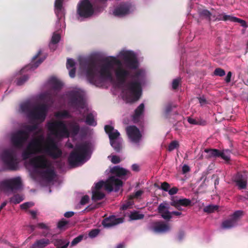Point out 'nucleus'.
Returning <instances> with one entry per match:
<instances>
[{"label": "nucleus", "mask_w": 248, "mask_h": 248, "mask_svg": "<svg viewBox=\"0 0 248 248\" xmlns=\"http://www.w3.org/2000/svg\"><path fill=\"white\" fill-rule=\"evenodd\" d=\"M176 105H172L170 103H168L165 107V111L166 113H170L172 110V108H176Z\"/></svg>", "instance_id": "4d7b16f0"}, {"label": "nucleus", "mask_w": 248, "mask_h": 248, "mask_svg": "<svg viewBox=\"0 0 248 248\" xmlns=\"http://www.w3.org/2000/svg\"><path fill=\"white\" fill-rule=\"evenodd\" d=\"M179 146L178 142L176 140L171 141L168 146V150L172 151Z\"/></svg>", "instance_id": "de8ad7c7"}, {"label": "nucleus", "mask_w": 248, "mask_h": 248, "mask_svg": "<svg viewBox=\"0 0 248 248\" xmlns=\"http://www.w3.org/2000/svg\"><path fill=\"white\" fill-rule=\"evenodd\" d=\"M47 128L50 134L57 138H68L69 132L65 124L61 121H54L47 123Z\"/></svg>", "instance_id": "423d86ee"}, {"label": "nucleus", "mask_w": 248, "mask_h": 248, "mask_svg": "<svg viewBox=\"0 0 248 248\" xmlns=\"http://www.w3.org/2000/svg\"><path fill=\"white\" fill-rule=\"evenodd\" d=\"M50 244L48 239L43 238L36 240L32 245V248H44Z\"/></svg>", "instance_id": "7c9ffc66"}, {"label": "nucleus", "mask_w": 248, "mask_h": 248, "mask_svg": "<svg viewBox=\"0 0 248 248\" xmlns=\"http://www.w3.org/2000/svg\"><path fill=\"white\" fill-rule=\"evenodd\" d=\"M204 152L208 155V158H217L221 157L223 160L228 161L230 160L229 155H226L228 150L223 151L222 152L217 149H205Z\"/></svg>", "instance_id": "6ab92c4d"}, {"label": "nucleus", "mask_w": 248, "mask_h": 248, "mask_svg": "<svg viewBox=\"0 0 248 248\" xmlns=\"http://www.w3.org/2000/svg\"><path fill=\"white\" fill-rule=\"evenodd\" d=\"M178 191V189L177 187H173L171 188H170V190L169 189L168 191L169 192V194L170 195H172L176 194L177 193Z\"/></svg>", "instance_id": "0e129e2a"}, {"label": "nucleus", "mask_w": 248, "mask_h": 248, "mask_svg": "<svg viewBox=\"0 0 248 248\" xmlns=\"http://www.w3.org/2000/svg\"><path fill=\"white\" fill-rule=\"evenodd\" d=\"M244 215L243 211L237 210L230 216L228 219L224 220L222 223V226L224 229H230L238 224V221Z\"/></svg>", "instance_id": "4468645a"}, {"label": "nucleus", "mask_w": 248, "mask_h": 248, "mask_svg": "<svg viewBox=\"0 0 248 248\" xmlns=\"http://www.w3.org/2000/svg\"><path fill=\"white\" fill-rule=\"evenodd\" d=\"M83 236L80 235L77 237L75 238L71 242L72 246H75L80 242L83 239Z\"/></svg>", "instance_id": "6e6d98bb"}, {"label": "nucleus", "mask_w": 248, "mask_h": 248, "mask_svg": "<svg viewBox=\"0 0 248 248\" xmlns=\"http://www.w3.org/2000/svg\"><path fill=\"white\" fill-rule=\"evenodd\" d=\"M170 187V184L166 182H164L161 183L160 188L165 191H168Z\"/></svg>", "instance_id": "13d9d810"}, {"label": "nucleus", "mask_w": 248, "mask_h": 248, "mask_svg": "<svg viewBox=\"0 0 248 248\" xmlns=\"http://www.w3.org/2000/svg\"><path fill=\"white\" fill-rule=\"evenodd\" d=\"M37 227L41 229H46L49 230V227L45 223H39L37 225Z\"/></svg>", "instance_id": "774afa93"}, {"label": "nucleus", "mask_w": 248, "mask_h": 248, "mask_svg": "<svg viewBox=\"0 0 248 248\" xmlns=\"http://www.w3.org/2000/svg\"><path fill=\"white\" fill-rule=\"evenodd\" d=\"M1 160L7 168L11 170H16L18 169V161L16 152L13 148L4 150L0 155Z\"/></svg>", "instance_id": "0eeeda50"}, {"label": "nucleus", "mask_w": 248, "mask_h": 248, "mask_svg": "<svg viewBox=\"0 0 248 248\" xmlns=\"http://www.w3.org/2000/svg\"><path fill=\"white\" fill-rule=\"evenodd\" d=\"M50 82L53 86V88L55 90H60L63 85L60 81L55 78H51Z\"/></svg>", "instance_id": "4c0bfd02"}, {"label": "nucleus", "mask_w": 248, "mask_h": 248, "mask_svg": "<svg viewBox=\"0 0 248 248\" xmlns=\"http://www.w3.org/2000/svg\"><path fill=\"white\" fill-rule=\"evenodd\" d=\"M144 215L142 214H140L139 212L135 211L131 213L129 217L131 220H138L143 219Z\"/></svg>", "instance_id": "58836bf2"}, {"label": "nucleus", "mask_w": 248, "mask_h": 248, "mask_svg": "<svg viewBox=\"0 0 248 248\" xmlns=\"http://www.w3.org/2000/svg\"><path fill=\"white\" fill-rule=\"evenodd\" d=\"M55 116L59 119L71 118L72 117L69 112L66 110L58 111L55 113Z\"/></svg>", "instance_id": "72a5a7b5"}, {"label": "nucleus", "mask_w": 248, "mask_h": 248, "mask_svg": "<svg viewBox=\"0 0 248 248\" xmlns=\"http://www.w3.org/2000/svg\"><path fill=\"white\" fill-rule=\"evenodd\" d=\"M22 182L21 178L19 177L7 179L0 183V189H9L12 191H16L21 189Z\"/></svg>", "instance_id": "9d476101"}, {"label": "nucleus", "mask_w": 248, "mask_h": 248, "mask_svg": "<svg viewBox=\"0 0 248 248\" xmlns=\"http://www.w3.org/2000/svg\"><path fill=\"white\" fill-rule=\"evenodd\" d=\"M144 109V105L143 103L140 104L135 109V113L132 116V121L134 123H137L140 121V118L143 113Z\"/></svg>", "instance_id": "bb28decb"}, {"label": "nucleus", "mask_w": 248, "mask_h": 248, "mask_svg": "<svg viewBox=\"0 0 248 248\" xmlns=\"http://www.w3.org/2000/svg\"><path fill=\"white\" fill-rule=\"evenodd\" d=\"M141 75V71L139 70L136 71L132 75L130 74L128 77H130L134 81L128 82L125 84V96L126 99L130 102H134L138 101L141 94V86L138 79Z\"/></svg>", "instance_id": "20e7f679"}, {"label": "nucleus", "mask_w": 248, "mask_h": 248, "mask_svg": "<svg viewBox=\"0 0 248 248\" xmlns=\"http://www.w3.org/2000/svg\"><path fill=\"white\" fill-rule=\"evenodd\" d=\"M128 171L123 168L119 166L113 167L110 170V172L112 174H115L117 176L121 177L127 174Z\"/></svg>", "instance_id": "c756f323"}, {"label": "nucleus", "mask_w": 248, "mask_h": 248, "mask_svg": "<svg viewBox=\"0 0 248 248\" xmlns=\"http://www.w3.org/2000/svg\"><path fill=\"white\" fill-rule=\"evenodd\" d=\"M64 0H56L55 2V7L58 10L61 11L62 7V3Z\"/></svg>", "instance_id": "864d4df0"}, {"label": "nucleus", "mask_w": 248, "mask_h": 248, "mask_svg": "<svg viewBox=\"0 0 248 248\" xmlns=\"http://www.w3.org/2000/svg\"><path fill=\"white\" fill-rule=\"evenodd\" d=\"M126 67L131 69H136L139 66L136 56L132 51H126L121 53Z\"/></svg>", "instance_id": "f8f14e48"}, {"label": "nucleus", "mask_w": 248, "mask_h": 248, "mask_svg": "<svg viewBox=\"0 0 248 248\" xmlns=\"http://www.w3.org/2000/svg\"><path fill=\"white\" fill-rule=\"evenodd\" d=\"M34 205V203L32 202H26L20 205L21 209L26 210Z\"/></svg>", "instance_id": "3c124183"}, {"label": "nucleus", "mask_w": 248, "mask_h": 248, "mask_svg": "<svg viewBox=\"0 0 248 248\" xmlns=\"http://www.w3.org/2000/svg\"><path fill=\"white\" fill-rule=\"evenodd\" d=\"M190 171L189 167L186 164H185L182 167V172L183 174H185Z\"/></svg>", "instance_id": "338daca9"}, {"label": "nucleus", "mask_w": 248, "mask_h": 248, "mask_svg": "<svg viewBox=\"0 0 248 248\" xmlns=\"http://www.w3.org/2000/svg\"><path fill=\"white\" fill-rule=\"evenodd\" d=\"M61 39V36L59 34L54 33L51 40V42L49 45L50 49L53 51L55 50L56 48L55 45L58 44Z\"/></svg>", "instance_id": "2f4dec72"}, {"label": "nucleus", "mask_w": 248, "mask_h": 248, "mask_svg": "<svg viewBox=\"0 0 248 248\" xmlns=\"http://www.w3.org/2000/svg\"><path fill=\"white\" fill-rule=\"evenodd\" d=\"M156 233H164L169 231L170 227L169 225L161 221H156L152 223L150 229Z\"/></svg>", "instance_id": "5701e85b"}, {"label": "nucleus", "mask_w": 248, "mask_h": 248, "mask_svg": "<svg viewBox=\"0 0 248 248\" xmlns=\"http://www.w3.org/2000/svg\"><path fill=\"white\" fill-rule=\"evenodd\" d=\"M169 207H167L163 203H161L158 207V212L159 214H161L162 217L165 219L169 220L171 217V212L168 211Z\"/></svg>", "instance_id": "a878e982"}, {"label": "nucleus", "mask_w": 248, "mask_h": 248, "mask_svg": "<svg viewBox=\"0 0 248 248\" xmlns=\"http://www.w3.org/2000/svg\"><path fill=\"white\" fill-rule=\"evenodd\" d=\"M111 146L117 152H120L122 149V142L118 140L110 142Z\"/></svg>", "instance_id": "f704fd0d"}, {"label": "nucleus", "mask_w": 248, "mask_h": 248, "mask_svg": "<svg viewBox=\"0 0 248 248\" xmlns=\"http://www.w3.org/2000/svg\"><path fill=\"white\" fill-rule=\"evenodd\" d=\"M106 133L108 135L110 142L117 140L120 136L117 130H114V127L110 125H106L104 127Z\"/></svg>", "instance_id": "393cba45"}, {"label": "nucleus", "mask_w": 248, "mask_h": 248, "mask_svg": "<svg viewBox=\"0 0 248 248\" xmlns=\"http://www.w3.org/2000/svg\"><path fill=\"white\" fill-rule=\"evenodd\" d=\"M45 169L46 170L41 172L42 176L47 181H52L56 175L54 170L50 168V167Z\"/></svg>", "instance_id": "c85d7f7f"}, {"label": "nucleus", "mask_w": 248, "mask_h": 248, "mask_svg": "<svg viewBox=\"0 0 248 248\" xmlns=\"http://www.w3.org/2000/svg\"><path fill=\"white\" fill-rule=\"evenodd\" d=\"M75 62L72 59H68L67 60L66 67L67 69L70 68H75Z\"/></svg>", "instance_id": "5fc2aeb1"}, {"label": "nucleus", "mask_w": 248, "mask_h": 248, "mask_svg": "<svg viewBox=\"0 0 248 248\" xmlns=\"http://www.w3.org/2000/svg\"><path fill=\"white\" fill-rule=\"evenodd\" d=\"M99 232L98 229H93L89 232V236L91 238H94L99 234Z\"/></svg>", "instance_id": "603ef678"}, {"label": "nucleus", "mask_w": 248, "mask_h": 248, "mask_svg": "<svg viewBox=\"0 0 248 248\" xmlns=\"http://www.w3.org/2000/svg\"><path fill=\"white\" fill-rule=\"evenodd\" d=\"M235 22H238V23H240L241 25L244 27H247L246 22L245 20H242L240 18H238L236 17V21Z\"/></svg>", "instance_id": "69168bd1"}, {"label": "nucleus", "mask_w": 248, "mask_h": 248, "mask_svg": "<svg viewBox=\"0 0 248 248\" xmlns=\"http://www.w3.org/2000/svg\"><path fill=\"white\" fill-rule=\"evenodd\" d=\"M232 179L239 189H245L247 188L248 178L246 171L238 172Z\"/></svg>", "instance_id": "f3484780"}, {"label": "nucleus", "mask_w": 248, "mask_h": 248, "mask_svg": "<svg viewBox=\"0 0 248 248\" xmlns=\"http://www.w3.org/2000/svg\"><path fill=\"white\" fill-rule=\"evenodd\" d=\"M29 78V77L24 75L21 76L20 78H17L16 81V84L17 86H21L23 85Z\"/></svg>", "instance_id": "37998d69"}, {"label": "nucleus", "mask_w": 248, "mask_h": 248, "mask_svg": "<svg viewBox=\"0 0 248 248\" xmlns=\"http://www.w3.org/2000/svg\"><path fill=\"white\" fill-rule=\"evenodd\" d=\"M199 15L200 16L207 20L209 22L212 20L213 21V16H215L214 15H213L212 13L206 9H202L200 11Z\"/></svg>", "instance_id": "473e14b6"}, {"label": "nucleus", "mask_w": 248, "mask_h": 248, "mask_svg": "<svg viewBox=\"0 0 248 248\" xmlns=\"http://www.w3.org/2000/svg\"><path fill=\"white\" fill-rule=\"evenodd\" d=\"M24 200L23 196L19 194H16L13 197L10 198V202L14 203V204H17Z\"/></svg>", "instance_id": "a19ab883"}, {"label": "nucleus", "mask_w": 248, "mask_h": 248, "mask_svg": "<svg viewBox=\"0 0 248 248\" xmlns=\"http://www.w3.org/2000/svg\"><path fill=\"white\" fill-rule=\"evenodd\" d=\"M130 4L128 3H122L118 5L114 10L113 14L117 17H124L130 13Z\"/></svg>", "instance_id": "aec40b11"}, {"label": "nucleus", "mask_w": 248, "mask_h": 248, "mask_svg": "<svg viewBox=\"0 0 248 248\" xmlns=\"http://www.w3.org/2000/svg\"><path fill=\"white\" fill-rule=\"evenodd\" d=\"M72 134L74 136H76L79 133L80 127L78 124H75L71 126Z\"/></svg>", "instance_id": "a18cd8bd"}, {"label": "nucleus", "mask_w": 248, "mask_h": 248, "mask_svg": "<svg viewBox=\"0 0 248 248\" xmlns=\"http://www.w3.org/2000/svg\"><path fill=\"white\" fill-rule=\"evenodd\" d=\"M89 201V197L88 195H85L82 197L80 203L81 205H85L87 204Z\"/></svg>", "instance_id": "bf43d9fd"}, {"label": "nucleus", "mask_w": 248, "mask_h": 248, "mask_svg": "<svg viewBox=\"0 0 248 248\" xmlns=\"http://www.w3.org/2000/svg\"><path fill=\"white\" fill-rule=\"evenodd\" d=\"M30 163L35 169H45L50 167L51 164L46 157L43 155H38L31 158Z\"/></svg>", "instance_id": "dca6fc26"}, {"label": "nucleus", "mask_w": 248, "mask_h": 248, "mask_svg": "<svg viewBox=\"0 0 248 248\" xmlns=\"http://www.w3.org/2000/svg\"><path fill=\"white\" fill-rule=\"evenodd\" d=\"M114 65H118L115 71L117 80L119 84H124L130 75V71L122 67L121 61L115 57L106 58L104 59L103 63L100 65L98 71L100 77L105 79H112V72Z\"/></svg>", "instance_id": "f03ea898"}, {"label": "nucleus", "mask_w": 248, "mask_h": 248, "mask_svg": "<svg viewBox=\"0 0 248 248\" xmlns=\"http://www.w3.org/2000/svg\"><path fill=\"white\" fill-rule=\"evenodd\" d=\"M185 235V233L184 231H179L178 232L177 236V239L178 241H182L183 238H184Z\"/></svg>", "instance_id": "052dcab7"}, {"label": "nucleus", "mask_w": 248, "mask_h": 248, "mask_svg": "<svg viewBox=\"0 0 248 248\" xmlns=\"http://www.w3.org/2000/svg\"><path fill=\"white\" fill-rule=\"evenodd\" d=\"M187 121L189 124L194 125H204L205 123L204 121L202 122L201 121L197 120L191 117L187 118Z\"/></svg>", "instance_id": "c03bdc74"}, {"label": "nucleus", "mask_w": 248, "mask_h": 248, "mask_svg": "<svg viewBox=\"0 0 248 248\" xmlns=\"http://www.w3.org/2000/svg\"><path fill=\"white\" fill-rule=\"evenodd\" d=\"M23 128H24L23 130L25 131V132L28 133L29 137L31 132L36 130L37 129L38 126L36 124L33 125L25 124L23 126Z\"/></svg>", "instance_id": "c9c22d12"}, {"label": "nucleus", "mask_w": 248, "mask_h": 248, "mask_svg": "<svg viewBox=\"0 0 248 248\" xmlns=\"http://www.w3.org/2000/svg\"><path fill=\"white\" fill-rule=\"evenodd\" d=\"M84 63L87 66L86 76L91 83H94L96 81L97 72L98 71L96 63L95 61L91 60L85 61Z\"/></svg>", "instance_id": "2eb2a0df"}, {"label": "nucleus", "mask_w": 248, "mask_h": 248, "mask_svg": "<svg viewBox=\"0 0 248 248\" xmlns=\"http://www.w3.org/2000/svg\"><path fill=\"white\" fill-rule=\"evenodd\" d=\"M88 151L89 146L86 143L77 144L68 157L69 165L72 167L77 166L85 158Z\"/></svg>", "instance_id": "39448f33"}, {"label": "nucleus", "mask_w": 248, "mask_h": 248, "mask_svg": "<svg viewBox=\"0 0 248 248\" xmlns=\"http://www.w3.org/2000/svg\"><path fill=\"white\" fill-rule=\"evenodd\" d=\"M105 194L99 191L93 192L92 200L96 201L103 199L105 197Z\"/></svg>", "instance_id": "e433bc0d"}, {"label": "nucleus", "mask_w": 248, "mask_h": 248, "mask_svg": "<svg viewBox=\"0 0 248 248\" xmlns=\"http://www.w3.org/2000/svg\"><path fill=\"white\" fill-rule=\"evenodd\" d=\"M213 18L214 21L223 20L225 21H230L231 22H234L236 19V17L231 15H227L224 13L219 15L217 17H216V16H213Z\"/></svg>", "instance_id": "cd10ccee"}, {"label": "nucleus", "mask_w": 248, "mask_h": 248, "mask_svg": "<svg viewBox=\"0 0 248 248\" xmlns=\"http://www.w3.org/2000/svg\"><path fill=\"white\" fill-rule=\"evenodd\" d=\"M85 122L89 125H95L96 124V123L94 121V116L92 113H89L87 115Z\"/></svg>", "instance_id": "ea45409f"}, {"label": "nucleus", "mask_w": 248, "mask_h": 248, "mask_svg": "<svg viewBox=\"0 0 248 248\" xmlns=\"http://www.w3.org/2000/svg\"><path fill=\"white\" fill-rule=\"evenodd\" d=\"M170 205L174 207L179 211H182V206L187 207L192 206V202L189 199L181 198L179 199H171Z\"/></svg>", "instance_id": "412c9836"}, {"label": "nucleus", "mask_w": 248, "mask_h": 248, "mask_svg": "<svg viewBox=\"0 0 248 248\" xmlns=\"http://www.w3.org/2000/svg\"><path fill=\"white\" fill-rule=\"evenodd\" d=\"M41 53H42V51H41V50H40L38 52L37 54L36 55H35L33 57L32 63L31 64H30V65H27V66L23 68V69H22L20 70V74H21L22 73H23L26 70H29L30 69L34 70L38 67V66L43 62L44 59H39L36 62H34V61L41 55Z\"/></svg>", "instance_id": "b1692460"}, {"label": "nucleus", "mask_w": 248, "mask_h": 248, "mask_svg": "<svg viewBox=\"0 0 248 248\" xmlns=\"http://www.w3.org/2000/svg\"><path fill=\"white\" fill-rule=\"evenodd\" d=\"M126 134L131 141L134 143L140 142L142 137L139 129L135 125H129L126 128Z\"/></svg>", "instance_id": "a211bd4d"}, {"label": "nucleus", "mask_w": 248, "mask_h": 248, "mask_svg": "<svg viewBox=\"0 0 248 248\" xmlns=\"http://www.w3.org/2000/svg\"><path fill=\"white\" fill-rule=\"evenodd\" d=\"M218 209L217 205H209L203 208V211L207 213H211Z\"/></svg>", "instance_id": "79ce46f5"}, {"label": "nucleus", "mask_w": 248, "mask_h": 248, "mask_svg": "<svg viewBox=\"0 0 248 248\" xmlns=\"http://www.w3.org/2000/svg\"><path fill=\"white\" fill-rule=\"evenodd\" d=\"M143 192L141 190H138L135 192V193L130 196V199H133L134 198H138L141 195Z\"/></svg>", "instance_id": "e2e57ef3"}, {"label": "nucleus", "mask_w": 248, "mask_h": 248, "mask_svg": "<svg viewBox=\"0 0 248 248\" xmlns=\"http://www.w3.org/2000/svg\"><path fill=\"white\" fill-rule=\"evenodd\" d=\"M111 161L114 164H118L120 162V158L117 155H113L111 158Z\"/></svg>", "instance_id": "680f3d73"}, {"label": "nucleus", "mask_w": 248, "mask_h": 248, "mask_svg": "<svg viewBox=\"0 0 248 248\" xmlns=\"http://www.w3.org/2000/svg\"><path fill=\"white\" fill-rule=\"evenodd\" d=\"M68 223V221L66 220L64 218H62L58 222L57 227L59 229H62Z\"/></svg>", "instance_id": "09e8293b"}, {"label": "nucleus", "mask_w": 248, "mask_h": 248, "mask_svg": "<svg viewBox=\"0 0 248 248\" xmlns=\"http://www.w3.org/2000/svg\"><path fill=\"white\" fill-rule=\"evenodd\" d=\"M214 75L216 76L223 77L225 75V71L221 68H217L214 71Z\"/></svg>", "instance_id": "49530a36"}, {"label": "nucleus", "mask_w": 248, "mask_h": 248, "mask_svg": "<svg viewBox=\"0 0 248 248\" xmlns=\"http://www.w3.org/2000/svg\"><path fill=\"white\" fill-rule=\"evenodd\" d=\"M70 105L75 108H84L85 102L82 94L78 91H72L70 93Z\"/></svg>", "instance_id": "ddd939ff"}, {"label": "nucleus", "mask_w": 248, "mask_h": 248, "mask_svg": "<svg viewBox=\"0 0 248 248\" xmlns=\"http://www.w3.org/2000/svg\"><path fill=\"white\" fill-rule=\"evenodd\" d=\"M29 138V135L25 131L19 130L11 136V142L14 146L20 149Z\"/></svg>", "instance_id": "9b49d317"}, {"label": "nucleus", "mask_w": 248, "mask_h": 248, "mask_svg": "<svg viewBox=\"0 0 248 248\" xmlns=\"http://www.w3.org/2000/svg\"><path fill=\"white\" fill-rule=\"evenodd\" d=\"M20 109L30 120L43 122L46 119L48 107L46 104L34 105L31 102L27 101L20 105Z\"/></svg>", "instance_id": "7ed1b4c3"}, {"label": "nucleus", "mask_w": 248, "mask_h": 248, "mask_svg": "<svg viewBox=\"0 0 248 248\" xmlns=\"http://www.w3.org/2000/svg\"><path fill=\"white\" fill-rule=\"evenodd\" d=\"M181 79L180 78H177L174 79L172 82V87L174 90H176L178 88L180 83L181 82Z\"/></svg>", "instance_id": "8fccbe9b"}, {"label": "nucleus", "mask_w": 248, "mask_h": 248, "mask_svg": "<svg viewBox=\"0 0 248 248\" xmlns=\"http://www.w3.org/2000/svg\"><path fill=\"white\" fill-rule=\"evenodd\" d=\"M77 13L82 17L88 18L94 13V9L89 0H82L78 4Z\"/></svg>", "instance_id": "1a4fd4ad"}, {"label": "nucleus", "mask_w": 248, "mask_h": 248, "mask_svg": "<svg viewBox=\"0 0 248 248\" xmlns=\"http://www.w3.org/2000/svg\"><path fill=\"white\" fill-rule=\"evenodd\" d=\"M124 220V217L117 218L112 215L103 219L102 224L105 228H109L123 223Z\"/></svg>", "instance_id": "4be33fe9"}, {"label": "nucleus", "mask_w": 248, "mask_h": 248, "mask_svg": "<svg viewBox=\"0 0 248 248\" xmlns=\"http://www.w3.org/2000/svg\"><path fill=\"white\" fill-rule=\"evenodd\" d=\"M43 140L42 136L31 140L22 152V157L23 160H27L31 155L37 154H45L53 159L59 158L62 156V152L53 139L48 138L43 146L42 142Z\"/></svg>", "instance_id": "f257e3e1"}, {"label": "nucleus", "mask_w": 248, "mask_h": 248, "mask_svg": "<svg viewBox=\"0 0 248 248\" xmlns=\"http://www.w3.org/2000/svg\"><path fill=\"white\" fill-rule=\"evenodd\" d=\"M123 184L122 181L120 179L116 178L115 176H111L105 182L101 181L97 183L95 188L96 191H98L104 186L105 189L108 192H111L113 190L117 192L122 186Z\"/></svg>", "instance_id": "6e6552de"}]
</instances>
